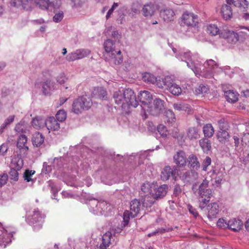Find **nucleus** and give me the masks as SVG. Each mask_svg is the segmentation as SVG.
<instances>
[{
    "label": "nucleus",
    "instance_id": "nucleus-1",
    "mask_svg": "<svg viewBox=\"0 0 249 249\" xmlns=\"http://www.w3.org/2000/svg\"><path fill=\"white\" fill-rule=\"evenodd\" d=\"M113 98L116 104L124 109L131 106L136 107L138 105L133 91L129 89L115 92Z\"/></svg>",
    "mask_w": 249,
    "mask_h": 249
},
{
    "label": "nucleus",
    "instance_id": "nucleus-2",
    "mask_svg": "<svg viewBox=\"0 0 249 249\" xmlns=\"http://www.w3.org/2000/svg\"><path fill=\"white\" fill-rule=\"evenodd\" d=\"M209 180L205 178L202 182L200 183L197 188L196 183H194L192 186V190L195 194L198 195L200 203L199 207L202 209L210 201V198L212 196L213 191L211 189L208 188Z\"/></svg>",
    "mask_w": 249,
    "mask_h": 249
},
{
    "label": "nucleus",
    "instance_id": "nucleus-3",
    "mask_svg": "<svg viewBox=\"0 0 249 249\" xmlns=\"http://www.w3.org/2000/svg\"><path fill=\"white\" fill-rule=\"evenodd\" d=\"M147 198H148V197L144 198V202L142 204L139 200L137 199L131 201L130 206V211H125L124 213V227L128 223L130 216L132 218L137 216L145 204H146V207L148 206L146 202V201H148V200L146 199Z\"/></svg>",
    "mask_w": 249,
    "mask_h": 249
},
{
    "label": "nucleus",
    "instance_id": "nucleus-4",
    "mask_svg": "<svg viewBox=\"0 0 249 249\" xmlns=\"http://www.w3.org/2000/svg\"><path fill=\"white\" fill-rule=\"evenodd\" d=\"M44 215L37 209H31L27 211L26 220L30 225H33L35 230L40 229L44 221Z\"/></svg>",
    "mask_w": 249,
    "mask_h": 249
},
{
    "label": "nucleus",
    "instance_id": "nucleus-5",
    "mask_svg": "<svg viewBox=\"0 0 249 249\" xmlns=\"http://www.w3.org/2000/svg\"><path fill=\"white\" fill-rule=\"evenodd\" d=\"M92 104L89 97L83 96L75 99L72 105V111L76 114H79L82 111L89 109Z\"/></svg>",
    "mask_w": 249,
    "mask_h": 249
},
{
    "label": "nucleus",
    "instance_id": "nucleus-6",
    "mask_svg": "<svg viewBox=\"0 0 249 249\" xmlns=\"http://www.w3.org/2000/svg\"><path fill=\"white\" fill-rule=\"evenodd\" d=\"M122 227H115L110 229V230L106 232L102 237V243L99 247V249H109L110 245L114 242L113 236H115L116 234L120 233L123 230Z\"/></svg>",
    "mask_w": 249,
    "mask_h": 249
},
{
    "label": "nucleus",
    "instance_id": "nucleus-7",
    "mask_svg": "<svg viewBox=\"0 0 249 249\" xmlns=\"http://www.w3.org/2000/svg\"><path fill=\"white\" fill-rule=\"evenodd\" d=\"M203 68L200 71L197 73L196 75H201L207 78H210L213 77L214 73L217 72L218 69V64L213 60H207L204 64Z\"/></svg>",
    "mask_w": 249,
    "mask_h": 249
},
{
    "label": "nucleus",
    "instance_id": "nucleus-8",
    "mask_svg": "<svg viewBox=\"0 0 249 249\" xmlns=\"http://www.w3.org/2000/svg\"><path fill=\"white\" fill-rule=\"evenodd\" d=\"M176 56L181 61H185L187 63V66L194 72L196 75L200 71V69L199 68L200 65L198 63L196 64L192 60V55L190 51L184 52L180 51L178 53L176 54Z\"/></svg>",
    "mask_w": 249,
    "mask_h": 249
},
{
    "label": "nucleus",
    "instance_id": "nucleus-9",
    "mask_svg": "<svg viewBox=\"0 0 249 249\" xmlns=\"http://www.w3.org/2000/svg\"><path fill=\"white\" fill-rule=\"evenodd\" d=\"M157 86L159 88L166 87L167 89L173 95L178 96L181 93V89L179 85L176 84L169 76H166L162 80V83H158Z\"/></svg>",
    "mask_w": 249,
    "mask_h": 249
},
{
    "label": "nucleus",
    "instance_id": "nucleus-10",
    "mask_svg": "<svg viewBox=\"0 0 249 249\" xmlns=\"http://www.w3.org/2000/svg\"><path fill=\"white\" fill-rule=\"evenodd\" d=\"M164 101L159 98L154 100L153 104H149L146 106V111H147L151 115L157 116L162 111Z\"/></svg>",
    "mask_w": 249,
    "mask_h": 249
},
{
    "label": "nucleus",
    "instance_id": "nucleus-11",
    "mask_svg": "<svg viewBox=\"0 0 249 249\" xmlns=\"http://www.w3.org/2000/svg\"><path fill=\"white\" fill-rule=\"evenodd\" d=\"M139 98L142 103L141 107L143 110L142 117L146 119L147 117L146 113V106L151 103L153 99L152 95L149 91L144 90L140 92Z\"/></svg>",
    "mask_w": 249,
    "mask_h": 249
},
{
    "label": "nucleus",
    "instance_id": "nucleus-12",
    "mask_svg": "<svg viewBox=\"0 0 249 249\" xmlns=\"http://www.w3.org/2000/svg\"><path fill=\"white\" fill-rule=\"evenodd\" d=\"M188 165L190 166V168L192 170L191 171H188L185 173V176H190V174H192L193 176L196 178L198 176V173L196 172L195 171L199 169L200 164L198 161V158L194 154L190 155L187 160Z\"/></svg>",
    "mask_w": 249,
    "mask_h": 249
},
{
    "label": "nucleus",
    "instance_id": "nucleus-13",
    "mask_svg": "<svg viewBox=\"0 0 249 249\" xmlns=\"http://www.w3.org/2000/svg\"><path fill=\"white\" fill-rule=\"evenodd\" d=\"M198 23L197 16L193 13L185 12L182 15L180 24L188 27L196 26Z\"/></svg>",
    "mask_w": 249,
    "mask_h": 249
},
{
    "label": "nucleus",
    "instance_id": "nucleus-14",
    "mask_svg": "<svg viewBox=\"0 0 249 249\" xmlns=\"http://www.w3.org/2000/svg\"><path fill=\"white\" fill-rule=\"evenodd\" d=\"M90 51L88 49H78L69 53L66 56V59L69 61H73L76 60L82 59L89 55Z\"/></svg>",
    "mask_w": 249,
    "mask_h": 249
},
{
    "label": "nucleus",
    "instance_id": "nucleus-15",
    "mask_svg": "<svg viewBox=\"0 0 249 249\" xmlns=\"http://www.w3.org/2000/svg\"><path fill=\"white\" fill-rule=\"evenodd\" d=\"M158 9V5L154 2H149L143 5L142 13L144 17L151 18L155 15Z\"/></svg>",
    "mask_w": 249,
    "mask_h": 249
},
{
    "label": "nucleus",
    "instance_id": "nucleus-16",
    "mask_svg": "<svg viewBox=\"0 0 249 249\" xmlns=\"http://www.w3.org/2000/svg\"><path fill=\"white\" fill-rule=\"evenodd\" d=\"M220 36L227 39L229 43H234L238 40V34L228 28L221 30Z\"/></svg>",
    "mask_w": 249,
    "mask_h": 249
},
{
    "label": "nucleus",
    "instance_id": "nucleus-17",
    "mask_svg": "<svg viewBox=\"0 0 249 249\" xmlns=\"http://www.w3.org/2000/svg\"><path fill=\"white\" fill-rule=\"evenodd\" d=\"M188 158L182 150L177 151L173 156L174 162L179 167H184L187 162Z\"/></svg>",
    "mask_w": 249,
    "mask_h": 249
},
{
    "label": "nucleus",
    "instance_id": "nucleus-18",
    "mask_svg": "<svg viewBox=\"0 0 249 249\" xmlns=\"http://www.w3.org/2000/svg\"><path fill=\"white\" fill-rule=\"evenodd\" d=\"M108 61L111 64L119 65L123 60L122 52L120 50H116L107 55Z\"/></svg>",
    "mask_w": 249,
    "mask_h": 249
},
{
    "label": "nucleus",
    "instance_id": "nucleus-19",
    "mask_svg": "<svg viewBox=\"0 0 249 249\" xmlns=\"http://www.w3.org/2000/svg\"><path fill=\"white\" fill-rule=\"evenodd\" d=\"M177 173V168L176 166L171 168L170 166H165L161 173V178L162 180H168L170 177L174 178Z\"/></svg>",
    "mask_w": 249,
    "mask_h": 249
},
{
    "label": "nucleus",
    "instance_id": "nucleus-20",
    "mask_svg": "<svg viewBox=\"0 0 249 249\" xmlns=\"http://www.w3.org/2000/svg\"><path fill=\"white\" fill-rule=\"evenodd\" d=\"M45 126L51 131H58L60 128V123L54 117H49L45 120Z\"/></svg>",
    "mask_w": 249,
    "mask_h": 249
},
{
    "label": "nucleus",
    "instance_id": "nucleus-21",
    "mask_svg": "<svg viewBox=\"0 0 249 249\" xmlns=\"http://www.w3.org/2000/svg\"><path fill=\"white\" fill-rule=\"evenodd\" d=\"M31 0H11L12 6L26 10L31 8Z\"/></svg>",
    "mask_w": 249,
    "mask_h": 249
},
{
    "label": "nucleus",
    "instance_id": "nucleus-22",
    "mask_svg": "<svg viewBox=\"0 0 249 249\" xmlns=\"http://www.w3.org/2000/svg\"><path fill=\"white\" fill-rule=\"evenodd\" d=\"M227 1L228 3L233 4L242 12L246 11L249 7V3L247 0H227Z\"/></svg>",
    "mask_w": 249,
    "mask_h": 249
},
{
    "label": "nucleus",
    "instance_id": "nucleus-23",
    "mask_svg": "<svg viewBox=\"0 0 249 249\" xmlns=\"http://www.w3.org/2000/svg\"><path fill=\"white\" fill-rule=\"evenodd\" d=\"M208 217L210 219H213L216 217V215L219 212V207L216 203H212L209 204L207 206Z\"/></svg>",
    "mask_w": 249,
    "mask_h": 249
},
{
    "label": "nucleus",
    "instance_id": "nucleus-24",
    "mask_svg": "<svg viewBox=\"0 0 249 249\" xmlns=\"http://www.w3.org/2000/svg\"><path fill=\"white\" fill-rule=\"evenodd\" d=\"M168 189V186L164 184L156 188L154 191V193H153V197L155 199L161 198L163 197L167 193Z\"/></svg>",
    "mask_w": 249,
    "mask_h": 249
},
{
    "label": "nucleus",
    "instance_id": "nucleus-25",
    "mask_svg": "<svg viewBox=\"0 0 249 249\" xmlns=\"http://www.w3.org/2000/svg\"><path fill=\"white\" fill-rule=\"evenodd\" d=\"M92 97L95 99H106L107 98L106 90L102 87H97L94 89L92 92Z\"/></svg>",
    "mask_w": 249,
    "mask_h": 249
},
{
    "label": "nucleus",
    "instance_id": "nucleus-26",
    "mask_svg": "<svg viewBox=\"0 0 249 249\" xmlns=\"http://www.w3.org/2000/svg\"><path fill=\"white\" fill-rule=\"evenodd\" d=\"M97 204V207H100L101 210L99 208L97 210H94V212L97 214L100 213L103 214L106 211L107 208V204L106 201H97L94 199L89 202V205Z\"/></svg>",
    "mask_w": 249,
    "mask_h": 249
},
{
    "label": "nucleus",
    "instance_id": "nucleus-27",
    "mask_svg": "<svg viewBox=\"0 0 249 249\" xmlns=\"http://www.w3.org/2000/svg\"><path fill=\"white\" fill-rule=\"evenodd\" d=\"M175 13L170 9H162L160 12V16L164 21H170L174 19Z\"/></svg>",
    "mask_w": 249,
    "mask_h": 249
},
{
    "label": "nucleus",
    "instance_id": "nucleus-28",
    "mask_svg": "<svg viewBox=\"0 0 249 249\" xmlns=\"http://www.w3.org/2000/svg\"><path fill=\"white\" fill-rule=\"evenodd\" d=\"M27 141V137L24 135H21L17 141V147L20 150H22L23 153H26L28 150V147L26 145Z\"/></svg>",
    "mask_w": 249,
    "mask_h": 249
},
{
    "label": "nucleus",
    "instance_id": "nucleus-29",
    "mask_svg": "<svg viewBox=\"0 0 249 249\" xmlns=\"http://www.w3.org/2000/svg\"><path fill=\"white\" fill-rule=\"evenodd\" d=\"M242 222L236 219H232L228 221V227L234 231H238L241 229Z\"/></svg>",
    "mask_w": 249,
    "mask_h": 249
},
{
    "label": "nucleus",
    "instance_id": "nucleus-30",
    "mask_svg": "<svg viewBox=\"0 0 249 249\" xmlns=\"http://www.w3.org/2000/svg\"><path fill=\"white\" fill-rule=\"evenodd\" d=\"M19 162V160L17 162L16 169H14V168H11L9 173L10 178L14 181H16L18 180L19 175L18 170H19L22 166V161L21 160L20 163Z\"/></svg>",
    "mask_w": 249,
    "mask_h": 249
},
{
    "label": "nucleus",
    "instance_id": "nucleus-31",
    "mask_svg": "<svg viewBox=\"0 0 249 249\" xmlns=\"http://www.w3.org/2000/svg\"><path fill=\"white\" fill-rule=\"evenodd\" d=\"M32 141L34 146L39 147L43 143L44 137L40 133L36 132L33 135Z\"/></svg>",
    "mask_w": 249,
    "mask_h": 249
},
{
    "label": "nucleus",
    "instance_id": "nucleus-32",
    "mask_svg": "<svg viewBox=\"0 0 249 249\" xmlns=\"http://www.w3.org/2000/svg\"><path fill=\"white\" fill-rule=\"evenodd\" d=\"M142 79L143 81L150 84L156 83L157 85L158 83H162V81H161L160 80H158L157 77L149 72L143 73Z\"/></svg>",
    "mask_w": 249,
    "mask_h": 249
},
{
    "label": "nucleus",
    "instance_id": "nucleus-33",
    "mask_svg": "<svg viewBox=\"0 0 249 249\" xmlns=\"http://www.w3.org/2000/svg\"><path fill=\"white\" fill-rule=\"evenodd\" d=\"M32 126L36 129H41L45 126V120L40 116H37L32 121Z\"/></svg>",
    "mask_w": 249,
    "mask_h": 249
},
{
    "label": "nucleus",
    "instance_id": "nucleus-34",
    "mask_svg": "<svg viewBox=\"0 0 249 249\" xmlns=\"http://www.w3.org/2000/svg\"><path fill=\"white\" fill-rule=\"evenodd\" d=\"M221 13L225 20L231 19L232 16L231 8L230 6L228 5H224L222 6Z\"/></svg>",
    "mask_w": 249,
    "mask_h": 249
},
{
    "label": "nucleus",
    "instance_id": "nucleus-35",
    "mask_svg": "<svg viewBox=\"0 0 249 249\" xmlns=\"http://www.w3.org/2000/svg\"><path fill=\"white\" fill-rule=\"evenodd\" d=\"M207 33L211 36H215L217 35H219L220 36V30L217 26L215 24H210L206 26Z\"/></svg>",
    "mask_w": 249,
    "mask_h": 249
},
{
    "label": "nucleus",
    "instance_id": "nucleus-36",
    "mask_svg": "<svg viewBox=\"0 0 249 249\" xmlns=\"http://www.w3.org/2000/svg\"><path fill=\"white\" fill-rule=\"evenodd\" d=\"M225 95L227 100L229 102L235 103L238 99L239 94L233 90H229L225 92Z\"/></svg>",
    "mask_w": 249,
    "mask_h": 249
},
{
    "label": "nucleus",
    "instance_id": "nucleus-37",
    "mask_svg": "<svg viewBox=\"0 0 249 249\" xmlns=\"http://www.w3.org/2000/svg\"><path fill=\"white\" fill-rule=\"evenodd\" d=\"M187 136L191 140L198 139L199 137L198 129L195 127H191L189 128L187 130Z\"/></svg>",
    "mask_w": 249,
    "mask_h": 249
},
{
    "label": "nucleus",
    "instance_id": "nucleus-38",
    "mask_svg": "<svg viewBox=\"0 0 249 249\" xmlns=\"http://www.w3.org/2000/svg\"><path fill=\"white\" fill-rule=\"evenodd\" d=\"M199 145L204 152L207 153L211 149L210 141L206 138L199 140Z\"/></svg>",
    "mask_w": 249,
    "mask_h": 249
},
{
    "label": "nucleus",
    "instance_id": "nucleus-39",
    "mask_svg": "<svg viewBox=\"0 0 249 249\" xmlns=\"http://www.w3.org/2000/svg\"><path fill=\"white\" fill-rule=\"evenodd\" d=\"M217 137L220 142L224 143L230 138V135L226 130L220 129L217 132Z\"/></svg>",
    "mask_w": 249,
    "mask_h": 249
},
{
    "label": "nucleus",
    "instance_id": "nucleus-40",
    "mask_svg": "<svg viewBox=\"0 0 249 249\" xmlns=\"http://www.w3.org/2000/svg\"><path fill=\"white\" fill-rule=\"evenodd\" d=\"M203 131L205 137H212L214 134V129L211 124H208L204 125Z\"/></svg>",
    "mask_w": 249,
    "mask_h": 249
},
{
    "label": "nucleus",
    "instance_id": "nucleus-41",
    "mask_svg": "<svg viewBox=\"0 0 249 249\" xmlns=\"http://www.w3.org/2000/svg\"><path fill=\"white\" fill-rule=\"evenodd\" d=\"M53 83L50 80H47L42 84V92L45 95L48 94L53 88Z\"/></svg>",
    "mask_w": 249,
    "mask_h": 249
},
{
    "label": "nucleus",
    "instance_id": "nucleus-42",
    "mask_svg": "<svg viewBox=\"0 0 249 249\" xmlns=\"http://www.w3.org/2000/svg\"><path fill=\"white\" fill-rule=\"evenodd\" d=\"M105 50L107 53V55L116 51L114 49V44L111 39H107L105 41L104 44Z\"/></svg>",
    "mask_w": 249,
    "mask_h": 249
},
{
    "label": "nucleus",
    "instance_id": "nucleus-43",
    "mask_svg": "<svg viewBox=\"0 0 249 249\" xmlns=\"http://www.w3.org/2000/svg\"><path fill=\"white\" fill-rule=\"evenodd\" d=\"M164 117L165 121H166L169 123H172L175 122V114L173 111L171 109H168L165 111L164 113Z\"/></svg>",
    "mask_w": 249,
    "mask_h": 249
},
{
    "label": "nucleus",
    "instance_id": "nucleus-44",
    "mask_svg": "<svg viewBox=\"0 0 249 249\" xmlns=\"http://www.w3.org/2000/svg\"><path fill=\"white\" fill-rule=\"evenodd\" d=\"M174 108L178 111H187L190 108V106L183 103H175L173 105Z\"/></svg>",
    "mask_w": 249,
    "mask_h": 249
},
{
    "label": "nucleus",
    "instance_id": "nucleus-45",
    "mask_svg": "<svg viewBox=\"0 0 249 249\" xmlns=\"http://www.w3.org/2000/svg\"><path fill=\"white\" fill-rule=\"evenodd\" d=\"M67 117L66 112L63 110H59L55 115V119L59 122H64Z\"/></svg>",
    "mask_w": 249,
    "mask_h": 249
},
{
    "label": "nucleus",
    "instance_id": "nucleus-46",
    "mask_svg": "<svg viewBox=\"0 0 249 249\" xmlns=\"http://www.w3.org/2000/svg\"><path fill=\"white\" fill-rule=\"evenodd\" d=\"M35 173V171L34 170H26L23 174L24 180L27 182L33 181V179L32 178Z\"/></svg>",
    "mask_w": 249,
    "mask_h": 249
},
{
    "label": "nucleus",
    "instance_id": "nucleus-47",
    "mask_svg": "<svg viewBox=\"0 0 249 249\" xmlns=\"http://www.w3.org/2000/svg\"><path fill=\"white\" fill-rule=\"evenodd\" d=\"M69 244L73 249H84L85 247V243L80 241H71Z\"/></svg>",
    "mask_w": 249,
    "mask_h": 249
},
{
    "label": "nucleus",
    "instance_id": "nucleus-48",
    "mask_svg": "<svg viewBox=\"0 0 249 249\" xmlns=\"http://www.w3.org/2000/svg\"><path fill=\"white\" fill-rule=\"evenodd\" d=\"M35 2L37 6L42 10H46L49 8L47 0H35Z\"/></svg>",
    "mask_w": 249,
    "mask_h": 249
},
{
    "label": "nucleus",
    "instance_id": "nucleus-49",
    "mask_svg": "<svg viewBox=\"0 0 249 249\" xmlns=\"http://www.w3.org/2000/svg\"><path fill=\"white\" fill-rule=\"evenodd\" d=\"M209 90V88L207 86L203 84L200 85L195 90L196 94H200L207 93Z\"/></svg>",
    "mask_w": 249,
    "mask_h": 249
},
{
    "label": "nucleus",
    "instance_id": "nucleus-50",
    "mask_svg": "<svg viewBox=\"0 0 249 249\" xmlns=\"http://www.w3.org/2000/svg\"><path fill=\"white\" fill-rule=\"evenodd\" d=\"M49 7H52L54 9H58L60 7L61 2V0H47Z\"/></svg>",
    "mask_w": 249,
    "mask_h": 249
},
{
    "label": "nucleus",
    "instance_id": "nucleus-51",
    "mask_svg": "<svg viewBox=\"0 0 249 249\" xmlns=\"http://www.w3.org/2000/svg\"><path fill=\"white\" fill-rule=\"evenodd\" d=\"M24 121H21L17 124L15 126V130L18 133H26L25 129Z\"/></svg>",
    "mask_w": 249,
    "mask_h": 249
},
{
    "label": "nucleus",
    "instance_id": "nucleus-52",
    "mask_svg": "<svg viewBox=\"0 0 249 249\" xmlns=\"http://www.w3.org/2000/svg\"><path fill=\"white\" fill-rule=\"evenodd\" d=\"M12 235L11 233H8L7 232H5V234L1 237H0V245H1V243H8L11 241V237Z\"/></svg>",
    "mask_w": 249,
    "mask_h": 249
},
{
    "label": "nucleus",
    "instance_id": "nucleus-53",
    "mask_svg": "<svg viewBox=\"0 0 249 249\" xmlns=\"http://www.w3.org/2000/svg\"><path fill=\"white\" fill-rule=\"evenodd\" d=\"M157 130L163 137H166L167 135V130L166 127L163 124H159L157 126Z\"/></svg>",
    "mask_w": 249,
    "mask_h": 249
},
{
    "label": "nucleus",
    "instance_id": "nucleus-54",
    "mask_svg": "<svg viewBox=\"0 0 249 249\" xmlns=\"http://www.w3.org/2000/svg\"><path fill=\"white\" fill-rule=\"evenodd\" d=\"M211 159L209 157H206L205 159L202 162V169L203 171H206L207 167L211 164Z\"/></svg>",
    "mask_w": 249,
    "mask_h": 249
},
{
    "label": "nucleus",
    "instance_id": "nucleus-55",
    "mask_svg": "<svg viewBox=\"0 0 249 249\" xmlns=\"http://www.w3.org/2000/svg\"><path fill=\"white\" fill-rule=\"evenodd\" d=\"M64 17L63 12L59 11L58 13H56L53 17V20L55 22H59L63 19Z\"/></svg>",
    "mask_w": 249,
    "mask_h": 249
},
{
    "label": "nucleus",
    "instance_id": "nucleus-56",
    "mask_svg": "<svg viewBox=\"0 0 249 249\" xmlns=\"http://www.w3.org/2000/svg\"><path fill=\"white\" fill-rule=\"evenodd\" d=\"M217 225L219 228H225L228 227V222H227L225 219L220 218L218 220Z\"/></svg>",
    "mask_w": 249,
    "mask_h": 249
},
{
    "label": "nucleus",
    "instance_id": "nucleus-57",
    "mask_svg": "<svg viewBox=\"0 0 249 249\" xmlns=\"http://www.w3.org/2000/svg\"><path fill=\"white\" fill-rule=\"evenodd\" d=\"M150 184L148 182L143 183L141 186V190L144 193H148L150 192Z\"/></svg>",
    "mask_w": 249,
    "mask_h": 249
},
{
    "label": "nucleus",
    "instance_id": "nucleus-58",
    "mask_svg": "<svg viewBox=\"0 0 249 249\" xmlns=\"http://www.w3.org/2000/svg\"><path fill=\"white\" fill-rule=\"evenodd\" d=\"M173 230L172 228H169V227H165V228H161L158 229L156 230V232H157V233H159L160 234H162L163 233H165L166 232H168L170 231H171Z\"/></svg>",
    "mask_w": 249,
    "mask_h": 249
},
{
    "label": "nucleus",
    "instance_id": "nucleus-59",
    "mask_svg": "<svg viewBox=\"0 0 249 249\" xmlns=\"http://www.w3.org/2000/svg\"><path fill=\"white\" fill-rule=\"evenodd\" d=\"M8 176L6 174H3L0 176V187H2L4 185L7 181Z\"/></svg>",
    "mask_w": 249,
    "mask_h": 249
},
{
    "label": "nucleus",
    "instance_id": "nucleus-60",
    "mask_svg": "<svg viewBox=\"0 0 249 249\" xmlns=\"http://www.w3.org/2000/svg\"><path fill=\"white\" fill-rule=\"evenodd\" d=\"M187 208L189 211V212L192 213L195 217H196L198 215V213L196 209L193 208L191 205H188L187 206Z\"/></svg>",
    "mask_w": 249,
    "mask_h": 249
},
{
    "label": "nucleus",
    "instance_id": "nucleus-61",
    "mask_svg": "<svg viewBox=\"0 0 249 249\" xmlns=\"http://www.w3.org/2000/svg\"><path fill=\"white\" fill-rule=\"evenodd\" d=\"M122 35L118 31H114L112 33V37L114 39L118 40L119 41L120 39L121 38Z\"/></svg>",
    "mask_w": 249,
    "mask_h": 249
},
{
    "label": "nucleus",
    "instance_id": "nucleus-62",
    "mask_svg": "<svg viewBox=\"0 0 249 249\" xmlns=\"http://www.w3.org/2000/svg\"><path fill=\"white\" fill-rule=\"evenodd\" d=\"M14 115L10 116L5 120L4 123L8 125L14 121Z\"/></svg>",
    "mask_w": 249,
    "mask_h": 249
},
{
    "label": "nucleus",
    "instance_id": "nucleus-63",
    "mask_svg": "<svg viewBox=\"0 0 249 249\" xmlns=\"http://www.w3.org/2000/svg\"><path fill=\"white\" fill-rule=\"evenodd\" d=\"M7 150L8 147L6 144H3L0 146V153L2 155H4L7 152Z\"/></svg>",
    "mask_w": 249,
    "mask_h": 249
},
{
    "label": "nucleus",
    "instance_id": "nucleus-64",
    "mask_svg": "<svg viewBox=\"0 0 249 249\" xmlns=\"http://www.w3.org/2000/svg\"><path fill=\"white\" fill-rule=\"evenodd\" d=\"M138 4H133L132 8L131 11L134 14H137L139 12V8H138Z\"/></svg>",
    "mask_w": 249,
    "mask_h": 249
}]
</instances>
